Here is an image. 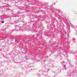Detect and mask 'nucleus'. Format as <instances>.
<instances>
[{"label":"nucleus","mask_w":77,"mask_h":77,"mask_svg":"<svg viewBox=\"0 0 77 77\" xmlns=\"http://www.w3.org/2000/svg\"><path fill=\"white\" fill-rule=\"evenodd\" d=\"M4 22H5V21H2V23H4Z\"/></svg>","instance_id":"obj_1"}]
</instances>
